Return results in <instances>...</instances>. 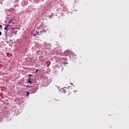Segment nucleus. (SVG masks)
I'll return each mask as SVG.
<instances>
[{"instance_id":"obj_12","label":"nucleus","mask_w":129,"mask_h":129,"mask_svg":"<svg viewBox=\"0 0 129 129\" xmlns=\"http://www.w3.org/2000/svg\"><path fill=\"white\" fill-rule=\"evenodd\" d=\"M33 36H34V37H36V36H37V35L36 34H33Z\"/></svg>"},{"instance_id":"obj_10","label":"nucleus","mask_w":129,"mask_h":129,"mask_svg":"<svg viewBox=\"0 0 129 129\" xmlns=\"http://www.w3.org/2000/svg\"><path fill=\"white\" fill-rule=\"evenodd\" d=\"M8 27H7V26H6V27L4 28V30H8Z\"/></svg>"},{"instance_id":"obj_13","label":"nucleus","mask_w":129,"mask_h":129,"mask_svg":"<svg viewBox=\"0 0 129 129\" xmlns=\"http://www.w3.org/2000/svg\"><path fill=\"white\" fill-rule=\"evenodd\" d=\"M0 28H3V26L2 25H0Z\"/></svg>"},{"instance_id":"obj_5","label":"nucleus","mask_w":129,"mask_h":129,"mask_svg":"<svg viewBox=\"0 0 129 129\" xmlns=\"http://www.w3.org/2000/svg\"><path fill=\"white\" fill-rule=\"evenodd\" d=\"M30 94L29 92H27L26 96H29V95Z\"/></svg>"},{"instance_id":"obj_1","label":"nucleus","mask_w":129,"mask_h":129,"mask_svg":"<svg viewBox=\"0 0 129 129\" xmlns=\"http://www.w3.org/2000/svg\"><path fill=\"white\" fill-rule=\"evenodd\" d=\"M38 88L37 86L33 87L31 88V91L32 93H35V92H37V90H38Z\"/></svg>"},{"instance_id":"obj_14","label":"nucleus","mask_w":129,"mask_h":129,"mask_svg":"<svg viewBox=\"0 0 129 129\" xmlns=\"http://www.w3.org/2000/svg\"><path fill=\"white\" fill-rule=\"evenodd\" d=\"M0 36H2V32L0 31Z\"/></svg>"},{"instance_id":"obj_15","label":"nucleus","mask_w":129,"mask_h":129,"mask_svg":"<svg viewBox=\"0 0 129 129\" xmlns=\"http://www.w3.org/2000/svg\"><path fill=\"white\" fill-rule=\"evenodd\" d=\"M74 92H76V91H74Z\"/></svg>"},{"instance_id":"obj_11","label":"nucleus","mask_w":129,"mask_h":129,"mask_svg":"<svg viewBox=\"0 0 129 129\" xmlns=\"http://www.w3.org/2000/svg\"><path fill=\"white\" fill-rule=\"evenodd\" d=\"M38 71H39V70H38V69H37V70H36L35 73H37V72H38Z\"/></svg>"},{"instance_id":"obj_9","label":"nucleus","mask_w":129,"mask_h":129,"mask_svg":"<svg viewBox=\"0 0 129 129\" xmlns=\"http://www.w3.org/2000/svg\"><path fill=\"white\" fill-rule=\"evenodd\" d=\"M28 77L29 78H30V77H32V75H31V74L28 75Z\"/></svg>"},{"instance_id":"obj_3","label":"nucleus","mask_w":129,"mask_h":129,"mask_svg":"<svg viewBox=\"0 0 129 129\" xmlns=\"http://www.w3.org/2000/svg\"><path fill=\"white\" fill-rule=\"evenodd\" d=\"M60 91H61L62 93H66V91L64 89H61V90H60Z\"/></svg>"},{"instance_id":"obj_4","label":"nucleus","mask_w":129,"mask_h":129,"mask_svg":"<svg viewBox=\"0 0 129 129\" xmlns=\"http://www.w3.org/2000/svg\"><path fill=\"white\" fill-rule=\"evenodd\" d=\"M13 20H14V19H12L8 23V24H11V23H12V22H13Z\"/></svg>"},{"instance_id":"obj_6","label":"nucleus","mask_w":129,"mask_h":129,"mask_svg":"<svg viewBox=\"0 0 129 129\" xmlns=\"http://www.w3.org/2000/svg\"><path fill=\"white\" fill-rule=\"evenodd\" d=\"M42 32H43V33H47V30H44L43 31H41Z\"/></svg>"},{"instance_id":"obj_8","label":"nucleus","mask_w":129,"mask_h":129,"mask_svg":"<svg viewBox=\"0 0 129 129\" xmlns=\"http://www.w3.org/2000/svg\"><path fill=\"white\" fill-rule=\"evenodd\" d=\"M9 26H10V24L8 23V24H7V25H6V27H7V28H9Z\"/></svg>"},{"instance_id":"obj_2","label":"nucleus","mask_w":129,"mask_h":129,"mask_svg":"<svg viewBox=\"0 0 129 129\" xmlns=\"http://www.w3.org/2000/svg\"><path fill=\"white\" fill-rule=\"evenodd\" d=\"M42 31H40L39 32L37 31H36V33H37V35H38V36H41V35H42Z\"/></svg>"},{"instance_id":"obj_7","label":"nucleus","mask_w":129,"mask_h":129,"mask_svg":"<svg viewBox=\"0 0 129 129\" xmlns=\"http://www.w3.org/2000/svg\"><path fill=\"white\" fill-rule=\"evenodd\" d=\"M31 82H32V81H31V79H29L28 80V83H31Z\"/></svg>"}]
</instances>
